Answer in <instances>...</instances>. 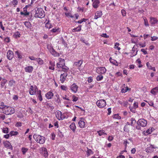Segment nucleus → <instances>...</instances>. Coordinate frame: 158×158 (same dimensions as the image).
Instances as JSON below:
<instances>
[{
	"label": "nucleus",
	"mask_w": 158,
	"mask_h": 158,
	"mask_svg": "<svg viewBox=\"0 0 158 158\" xmlns=\"http://www.w3.org/2000/svg\"><path fill=\"white\" fill-rule=\"evenodd\" d=\"M34 16L36 18H43L45 16L44 12L42 8H38L36 11Z\"/></svg>",
	"instance_id": "obj_1"
},
{
	"label": "nucleus",
	"mask_w": 158,
	"mask_h": 158,
	"mask_svg": "<svg viewBox=\"0 0 158 158\" xmlns=\"http://www.w3.org/2000/svg\"><path fill=\"white\" fill-rule=\"evenodd\" d=\"M33 138L37 143L40 144H43L45 142V138L40 135L35 134L33 135Z\"/></svg>",
	"instance_id": "obj_2"
},
{
	"label": "nucleus",
	"mask_w": 158,
	"mask_h": 158,
	"mask_svg": "<svg viewBox=\"0 0 158 158\" xmlns=\"http://www.w3.org/2000/svg\"><path fill=\"white\" fill-rule=\"evenodd\" d=\"M15 110L14 108L6 106L3 113L5 114L9 115L14 113Z\"/></svg>",
	"instance_id": "obj_3"
},
{
	"label": "nucleus",
	"mask_w": 158,
	"mask_h": 158,
	"mask_svg": "<svg viewBox=\"0 0 158 158\" xmlns=\"http://www.w3.org/2000/svg\"><path fill=\"white\" fill-rule=\"evenodd\" d=\"M96 104L99 108H102L106 106V102L104 99H100L97 102Z\"/></svg>",
	"instance_id": "obj_4"
},
{
	"label": "nucleus",
	"mask_w": 158,
	"mask_h": 158,
	"mask_svg": "<svg viewBox=\"0 0 158 158\" xmlns=\"http://www.w3.org/2000/svg\"><path fill=\"white\" fill-rule=\"evenodd\" d=\"M137 123L138 125L142 127H145L147 125V121L144 119L141 118L139 119Z\"/></svg>",
	"instance_id": "obj_5"
},
{
	"label": "nucleus",
	"mask_w": 158,
	"mask_h": 158,
	"mask_svg": "<svg viewBox=\"0 0 158 158\" xmlns=\"http://www.w3.org/2000/svg\"><path fill=\"white\" fill-rule=\"evenodd\" d=\"M59 60L60 62L57 64V67L60 68L65 66L64 60L61 58H60Z\"/></svg>",
	"instance_id": "obj_6"
},
{
	"label": "nucleus",
	"mask_w": 158,
	"mask_h": 158,
	"mask_svg": "<svg viewBox=\"0 0 158 158\" xmlns=\"http://www.w3.org/2000/svg\"><path fill=\"white\" fill-rule=\"evenodd\" d=\"M106 69L104 67L98 68L97 69L96 72L99 74H102L105 73Z\"/></svg>",
	"instance_id": "obj_7"
},
{
	"label": "nucleus",
	"mask_w": 158,
	"mask_h": 158,
	"mask_svg": "<svg viewBox=\"0 0 158 158\" xmlns=\"http://www.w3.org/2000/svg\"><path fill=\"white\" fill-rule=\"evenodd\" d=\"M50 49L49 51L54 56H59V53L57 52L52 47H50Z\"/></svg>",
	"instance_id": "obj_8"
},
{
	"label": "nucleus",
	"mask_w": 158,
	"mask_h": 158,
	"mask_svg": "<svg viewBox=\"0 0 158 158\" xmlns=\"http://www.w3.org/2000/svg\"><path fill=\"white\" fill-rule=\"evenodd\" d=\"M5 147L8 148L12 150L13 148L12 145H11L10 143L8 141L5 142L3 143Z\"/></svg>",
	"instance_id": "obj_9"
},
{
	"label": "nucleus",
	"mask_w": 158,
	"mask_h": 158,
	"mask_svg": "<svg viewBox=\"0 0 158 158\" xmlns=\"http://www.w3.org/2000/svg\"><path fill=\"white\" fill-rule=\"evenodd\" d=\"M156 148V147H155L154 145H151L150 147L146 149V150L147 152H152L154 151V149Z\"/></svg>",
	"instance_id": "obj_10"
},
{
	"label": "nucleus",
	"mask_w": 158,
	"mask_h": 158,
	"mask_svg": "<svg viewBox=\"0 0 158 158\" xmlns=\"http://www.w3.org/2000/svg\"><path fill=\"white\" fill-rule=\"evenodd\" d=\"M77 89L78 86L75 83H73L71 86V89L74 93H76L77 92Z\"/></svg>",
	"instance_id": "obj_11"
},
{
	"label": "nucleus",
	"mask_w": 158,
	"mask_h": 158,
	"mask_svg": "<svg viewBox=\"0 0 158 158\" xmlns=\"http://www.w3.org/2000/svg\"><path fill=\"white\" fill-rule=\"evenodd\" d=\"M14 56L13 52L10 50H9L8 51L7 53V58L10 60L12 59Z\"/></svg>",
	"instance_id": "obj_12"
},
{
	"label": "nucleus",
	"mask_w": 158,
	"mask_h": 158,
	"mask_svg": "<svg viewBox=\"0 0 158 158\" xmlns=\"http://www.w3.org/2000/svg\"><path fill=\"white\" fill-rule=\"evenodd\" d=\"M67 75V74L66 73H64L60 75V81L61 83H63L65 81L66 77Z\"/></svg>",
	"instance_id": "obj_13"
},
{
	"label": "nucleus",
	"mask_w": 158,
	"mask_h": 158,
	"mask_svg": "<svg viewBox=\"0 0 158 158\" xmlns=\"http://www.w3.org/2000/svg\"><path fill=\"white\" fill-rule=\"evenodd\" d=\"M25 69L26 72L30 73L32 71L33 67L31 66H28L26 67Z\"/></svg>",
	"instance_id": "obj_14"
},
{
	"label": "nucleus",
	"mask_w": 158,
	"mask_h": 158,
	"mask_svg": "<svg viewBox=\"0 0 158 158\" xmlns=\"http://www.w3.org/2000/svg\"><path fill=\"white\" fill-rule=\"evenodd\" d=\"M102 15V13L101 11H97L95 14L94 19H97L99 18Z\"/></svg>",
	"instance_id": "obj_15"
},
{
	"label": "nucleus",
	"mask_w": 158,
	"mask_h": 158,
	"mask_svg": "<svg viewBox=\"0 0 158 158\" xmlns=\"http://www.w3.org/2000/svg\"><path fill=\"white\" fill-rule=\"evenodd\" d=\"M53 96V94L50 91L48 92L45 94V96L48 99L52 98Z\"/></svg>",
	"instance_id": "obj_16"
},
{
	"label": "nucleus",
	"mask_w": 158,
	"mask_h": 158,
	"mask_svg": "<svg viewBox=\"0 0 158 158\" xmlns=\"http://www.w3.org/2000/svg\"><path fill=\"white\" fill-rule=\"evenodd\" d=\"M56 116L57 118L59 120H63L65 118L64 117H62L61 113L60 111L57 112L56 114Z\"/></svg>",
	"instance_id": "obj_17"
},
{
	"label": "nucleus",
	"mask_w": 158,
	"mask_h": 158,
	"mask_svg": "<svg viewBox=\"0 0 158 158\" xmlns=\"http://www.w3.org/2000/svg\"><path fill=\"white\" fill-rule=\"evenodd\" d=\"M42 154L44 156L45 158L48 156V153L47 149L46 148H42Z\"/></svg>",
	"instance_id": "obj_18"
},
{
	"label": "nucleus",
	"mask_w": 158,
	"mask_h": 158,
	"mask_svg": "<svg viewBox=\"0 0 158 158\" xmlns=\"http://www.w3.org/2000/svg\"><path fill=\"white\" fill-rule=\"evenodd\" d=\"M158 20L155 18L151 17L150 18V23L152 25H154L157 23Z\"/></svg>",
	"instance_id": "obj_19"
},
{
	"label": "nucleus",
	"mask_w": 158,
	"mask_h": 158,
	"mask_svg": "<svg viewBox=\"0 0 158 158\" xmlns=\"http://www.w3.org/2000/svg\"><path fill=\"white\" fill-rule=\"evenodd\" d=\"M137 49L135 48L134 46L132 48V53L131 54V57H132L135 56L137 54L138 51L136 50Z\"/></svg>",
	"instance_id": "obj_20"
},
{
	"label": "nucleus",
	"mask_w": 158,
	"mask_h": 158,
	"mask_svg": "<svg viewBox=\"0 0 158 158\" xmlns=\"http://www.w3.org/2000/svg\"><path fill=\"white\" fill-rule=\"evenodd\" d=\"M99 1L98 0H95L93 3V6L95 8H97L98 6Z\"/></svg>",
	"instance_id": "obj_21"
},
{
	"label": "nucleus",
	"mask_w": 158,
	"mask_h": 158,
	"mask_svg": "<svg viewBox=\"0 0 158 158\" xmlns=\"http://www.w3.org/2000/svg\"><path fill=\"white\" fill-rule=\"evenodd\" d=\"M151 92L154 95H156L158 93V87H156L152 89L151 90Z\"/></svg>",
	"instance_id": "obj_22"
},
{
	"label": "nucleus",
	"mask_w": 158,
	"mask_h": 158,
	"mask_svg": "<svg viewBox=\"0 0 158 158\" xmlns=\"http://www.w3.org/2000/svg\"><path fill=\"white\" fill-rule=\"evenodd\" d=\"M36 96L38 99L40 101L42 100V98L41 95V90H40L37 92Z\"/></svg>",
	"instance_id": "obj_23"
},
{
	"label": "nucleus",
	"mask_w": 158,
	"mask_h": 158,
	"mask_svg": "<svg viewBox=\"0 0 158 158\" xmlns=\"http://www.w3.org/2000/svg\"><path fill=\"white\" fill-rule=\"evenodd\" d=\"M81 25H79L77 27L73 28L72 30V31L73 32H75L76 31H80L81 30Z\"/></svg>",
	"instance_id": "obj_24"
},
{
	"label": "nucleus",
	"mask_w": 158,
	"mask_h": 158,
	"mask_svg": "<svg viewBox=\"0 0 158 158\" xmlns=\"http://www.w3.org/2000/svg\"><path fill=\"white\" fill-rule=\"evenodd\" d=\"M78 124L79 127L81 128H83L85 127V122L82 121L80 120L78 122Z\"/></svg>",
	"instance_id": "obj_25"
},
{
	"label": "nucleus",
	"mask_w": 158,
	"mask_h": 158,
	"mask_svg": "<svg viewBox=\"0 0 158 158\" xmlns=\"http://www.w3.org/2000/svg\"><path fill=\"white\" fill-rule=\"evenodd\" d=\"M6 106L4 105V103L3 102H2L0 105V112H3V111H4L5 108Z\"/></svg>",
	"instance_id": "obj_26"
},
{
	"label": "nucleus",
	"mask_w": 158,
	"mask_h": 158,
	"mask_svg": "<svg viewBox=\"0 0 158 158\" xmlns=\"http://www.w3.org/2000/svg\"><path fill=\"white\" fill-rule=\"evenodd\" d=\"M70 129L73 130V131H74L76 128L75 124L74 123H73L70 126Z\"/></svg>",
	"instance_id": "obj_27"
},
{
	"label": "nucleus",
	"mask_w": 158,
	"mask_h": 158,
	"mask_svg": "<svg viewBox=\"0 0 158 158\" xmlns=\"http://www.w3.org/2000/svg\"><path fill=\"white\" fill-rule=\"evenodd\" d=\"M82 62L83 61L82 60H80L78 61V62H75L74 64L77 66L80 67L81 65Z\"/></svg>",
	"instance_id": "obj_28"
},
{
	"label": "nucleus",
	"mask_w": 158,
	"mask_h": 158,
	"mask_svg": "<svg viewBox=\"0 0 158 158\" xmlns=\"http://www.w3.org/2000/svg\"><path fill=\"white\" fill-rule=\"evenodd\" d=\"M109 60L111 63L113 64H114L116 66L118 65L117 64V62L115 60L113 59H112L111 57L110 58Z\"/></svg>",
	"instance_id": "obj_29"
},
{
	"label": "nucleus",
	"mask_w": 158,
	"mask_h": 158,
	"mask_svg": "<svg viewBox=\"0 0 158 158\" xmlns=\"http://www.w3.org/2000/svg\"><path fill=\"white\" fill-rule=\"evenodd\" d=\"M87 156H89L90 155L93 154V151L90 149H89L88 148H87Z\"/></svg>",
	"instance_id": "obj_30"
},
{
	"label": "nucleus",
	"mask_w": 158,
	"mask_h": 158,
	"mask_svg": "<svg viewBox=\"0 0 158 158\" xmlns=\"http://www.w3.org/2000/svg\"><path fill=\"white\" fill-rule=\"evenodd\" d=\"M29 93L31 95H32L35 93V92H34L33 91V87L32 86H31L30 87V90H29Z\"/></svg>",
	"instance_id": "obj_31"
},
{
	"label": "nucleus",
	"mask_w": 158,
	"mask_h": 158,
	"mask_svg": "<svg viewBox=\"0 0 158 158\" xmlns=\"http://www.w3.org/2000/svg\"><path fill=\"white\" fill-rule=\"evenodd\" d=\"M18 134V132L16 131H11L10 133V135L11 136L16 135H17Z\"/></svg>",
	"instance_id": "obj_32"
},
{
	"label": "nucleus",
	"mask_w": 158,
	"mask_h": 158,
	"mask_svg": "<svg viewBox=\"0 0 158 158\" xmlns=\"http://www.w3.org/2000/svg\"><path fill=\"white\" fill-rule=\"evenodd\" d=\"M24 24L27 28H29L31 27V24L29 22L27 21L25 22H24Z\"/></svg>",
	"instance_id": "obj_33"
},
{
	"label": "nucleus",
	"mask_w": 158,
	"mask_h": 158,
	"mask_svg": "<svg viewBox=\"0 0 158 158\" xmlns=\"http://www.w3.org/2000/svg\"><path fill=\"white\" fill-rule=\"evenodd\" d=\"M36 61H37L38 63L40 64H42L43 63V60L40 58H37Z\"/></svg>",
	"instance_id": "obj_34"
},
{
	"label": "nucleus",
	"mask_w": 158,
	"mask_h": 158,
	"mask_svg": "<svg viewBox=\"0 0 158 158\" xmlns=\"http://www.w3.org/2000/svg\"><path fill=\"white\" fill-rule=\"evenodd\" d=\"M15 84V81L13 80H11L9 82V85L10 86L14 85Z\"/></svg>",
	"instance_id": "obj_35"
},
{
	"label": "nucleus",
	"mask_w": 158,
	"mask_h": 158,
	"mask_svg": "<svg viewBox=\"0 0 158 158\" xmlns=\"http://www.w3.org/2000/svg\"><path fill=\"white\" fill-rule=\"evenodd\" d=\"M131 125L132 126H134L136 123V120L134 118H132L131 119Z\"/></svg>",
	"instance_id": "obj_36"
},
{
	"label": "nucleus",
	"mask_w": 158,
	"mask_h": 158,
	"mask_svg": "<svg viewBox=\"0 0 158 158\" xmlns=\"http://www.w3.org/2000/svg\"><path fill=\"white\" fill-rule=\"evenodd\" d=\"M22 151L23 154L24 155L28 151V149L24 148H22Z\"/></svg>",
	"instance_id": "obj_37"
},
{
	"label": "nucleus",
	"mask_w": 158,
	"mask_h": 158,
	"mask_svg": "<svg viewBox=\"0 0 158 158\" xmlns=\"http://www.w3.org/2000/svg\"><path fill=\"white\" fill-rule=\"evenodd\" d=\"M113 117L114 118L117 119H120L121 118V117L119 116L118 114H115L113 116Z\"/></svg>",
	"instance_id": "obj_38"
},
{
	"label": "nucleus",
	"mask_w": 158,
	"mask_h": 158,
	"mask_svg": "<svg viewBox=\"0 0 158 158\" xmlns=\"http://www.w3.org/2000/svg\"><path fill=\"white\" fill-rule=\"evenodd\" d=\"M64 66L65 67H62L61 68H62V71L66 73L69 69L66 66Z\"/></svg>",
	"instance_id": "obj_39"
},
{
	"label": "nucleus",
	"mask_w": 158,
	"mask_h": 158,
	"mask_svg": "<svg viewBox=\"0 0 158 158\" xmlns=\"http://www.w3.org/2000/svg\"><path fill=\"white\" fill-rule=\"evenodd\" d=\"M103 76L101 75H100L98 76L96 78V79H97V81H99L102 80L103 79Z\"/></svg>",
	"instance_id": "obj_40"
},
{
	"label": "nucleus",
	"mask_w": 158,
	"mask_h": 158,
	"mask_svg": "<svg viewBox=\"0 0 158 158\" xmlns=\"http://www.w3.org/2000/svg\"><path fill=\"white\" fill-rule=\"evenodd\" d=\"M51 26V24L48 22L45 24V27L47 28H50Z\"/></svg>",
	"instance_id": "obj_41"
},
{
	"label": "nucleus",
	"mask_w": 158,
	"mask_h": 158,
	"mask_svg": "<svg viewBox=\"0 0 158 158\" xmlns=\"http://www.w3.org/2000/svg\"><path fill=\"white\" fill-rule=\"evenodd\" d=\"M8 129L7 127L3 128L2 129V131L5 133H7L8 132Z\"/></svg>",
	"instance_id": "obj_42"
},
{
	"label": "nucleus",
	"mask_w": 158,
	"mask_h": 158,
	"mask_svg": "<svg viewBox=\"0 0 158 158\" xmlns=\"http://www.w3.org/2000/svg\"><path fill=\"white\" fill-rule=\"evenodd\" d=\"M129 142L127 140H124L123 144L125 145V149L127 147V144H129Z\"/></svg>",
	"instance_id": "obj_43"
},
{
	"label": "nucleus",
	"mask_w": 158,
	"mask_h": 158,
	"mask_svg": "<svg viewBox=\"0 0 158 158\" xmlns=\"http://www.w3.org/2000/svg\"><path fill=\"white\" fill-rule=\"evenodd\" d=\"M59 29L58 28H53V29L51 31L52 32H58L59 31Z\"/></svg>",
	"instance_id": "obj_44"
},
{
	"label": "nucleus",
	"mask_w": 158,
	"mask_h": 158,
	"mask_svg": "<svg viewBox=\"0 0 158 158\" xmlns=\"http://www.w3.org/2000/svg\"><path fill=\"white\" fill-rule=\"evenodd\" d=\"M14 35L15 37L16 38H17L18 37H20V34L18 31H17L15 33Z\"/></svg>",
	"instance_id": "obj_45"
},
{
	"label": "nucleus",
	"mask_w": 158,
	"mask_h": 158,
	"mask_svg": "<svg viewBox=\"0 0 158 158\" xmlns=\"http://www.w3.org/2000/svg\"><path fill=\"white\" fill-rule=\"evenodd\" d=\"M6 81H7L5 79L3 80V81L2 82L1 84L2 87H3L5 84L6 83Z\"/></svg>",
	"instance_id": "obj_46"
},
{
	"label": "nucleus",
	"mask_w": 158,
	"mask_h": 158,
	"mask_svg": "<svg viewBox=\"0 0 158 158\" xmlns=\"http://www.w3.org/2000/svg\"><path fill=\"white\" fill-rule=\"evenodd\" d=\"M144 21V24L146 26H148L149 24L147 20L146 19H143Z\"/></svg>",
	"instance_id": "obj_47"
},
{
	"label": "nucleus",
	"mask_w": 158,
	"mask_h": 158,
	"mask_svg": "<svg viewBox=\"0 0 158 158\" xmlns=\"http://www.w3.org/2000/svg\"><path fill=\"white\" fill-rule=\"evenodd\" d=\"M81 41L83 43H84L86 45H89V44L88 42L87 41H85V40L83 39H82L81 40Z\"/></svg>",
	"instance_id": "obj_48"
},
{
	"label": "nucleus",
	"mask_w": 158,
	"mask_h": 158,
	"mask_svg": "<svg viewBox=\"0 0 158 158\" xmlns=\"http://www.w3.org/2000/svg\"><path fill=\"white\" fill-rule=\"evenodd\" d=\"M98 135L101 136L103 134H106V133H105L103 131H98Z\"/></svg>",
	"instance_id": "obj_49"
},
{
	"label": "nucleus",
	"mask_w": 158,
	"mask_h": 158,
	"mask_svg": "<svg viewBox=\"0 0 158 158\" xmlns=\"http://www.w3.org/2000/svg\"><path fill=\"white\" fill-rule=\"evenodd\" d=\"M119 45V44L118 43H116L115 44V48H117L118 50L120 49V48L118 47V46Z\"/></svg>",
	"instance_id": "obj_50"
},
{
	"label": "nucleus",
	"mask_w": 158,
	"mask_h": 158,
	"mask_svg": "<svg viewBox=\"0 0 158 158\" xmlns=\"http://www.w3.org/2000/svg\"><path fill=\"white\" fill-rule=\"evenodd\" d=\"M57 133L58 135L60 137L62 138L63 137V134H62V132H60V131L59 130Z\"/></svg>",
	"instance_id": "obj_51"
},
{
	"label": "nucleus",
	"mask_w": 158,
	"mask_h": 158,
	"mask_svg": "<svg viewBox=\"0 0 158 158\" xmlns=\"http://www.w3.org/2000/svg\"><path fill=\"white\" fill-rule=\"evenodd\" d=\"M20 14L21 15H24L26 16L27 15H29V12H27V13H23V12H20Z\"/></svg>",
	"instance_id": "obj_52"
},
{
	"label": "nucleus",
	"mask_w": 158,
	"mask_h": 158,
	"mask_svg": "<svg viewBox=\"0 0 158 158\" xmlns=\"http://www.w3.org/2000/svg\"><path fill=\"white\" fill-rule=\"evenodd\" d=\"M15 53L17 55V56H18V58H19L20 59L22 58V56L21 55H20L18 51H16L15 52Z\"/></svg>",
	"instance_id": "obj_53"
},
{
	"label": "nucleus",
	"mask_w": 158,
	"mask_h": 158,
	"mask_svg": "<svg viewBox=\"0 0 158 158\" xmlns=\"http://www.w3.org/2000/svg\"><path fill=\"white\" fill-rule=\"evenodd\" d=\"M61 40H62V44H63L64 46L65 47H67V44L65 43V41L64 40V39H63V38H61Z\"/></svg>",
	"instance_id": "obj_54"
},
{
	"label": "nucleus",
	"mask_w": 158,
	"mask_h": 158,
	"mask_svg": "<svg viewBox=\"0 0 158 158\" xmlns=\"http://www.w3.org/2000/svg\"><path fill=\"white\" fill-rule=\"evenodd\" d=\"M21 126L22 123L20 122H17L15 125V126L16 127H21Z\"/></svg>",
	"instance_id": "obj_55"
},
{
	"label": "nucleus",
	"mask_w": 158,
	"mask_h": 158,
	"mask_svg": "<svg viewBox=\"0 0 158 158\" xmlns=\"http://www.w3.org/2000/svg\"><path fill=\"white\" fill-rule=\"evenodd\" d=\"M12 2L13 5L15 6L18 3V1L17 0H13Z\"/></svg>",
	"instance_id": "obj_56"
},
{
	"label": "nucleus",
	"mask_w": 158,
	"mask_h": 158,
	"mask_svg": "<svg viewBox=\"0 0 158 158\" xmlns=\"http://www.w3.org/2000/svg\"><path fill=\"white\" fill-rule=\"evenodd\" d=\"M121 13L123 16H124L126 15V11L124 10H121Z\"/></svg>",
	"instance_id": "obj_57"
},
{
	"label": "nucleus",
	"mask_w": 158,
	"mask_h": 158,
	"mask_svg": "<svg viewBox=\"0 0 158 158\" xmlns=\"http://www.w3.org/2000/svg\"><path fill=\"white\" fill-rule=\"evenodd\" d=\"M148 104L151 106H152L153 107H154V103L150 101L149 102H148Z\"/></svg>",
	"instance_id": "obj_58"
},
{
	"label": "nucleus",
	"mask_w": 158,
	"mask_h": 158,
	"mask_svg": "<svg viewBox=\"0 0 158 158\" xmlns=\"http://www.w3.org/2000/svg\"><path fill=\"white\" fill-rule=\"evenodd\" d=\"M29 58L31 60H35L37 59V58H35L33 56H29Z\"/></svg>",
	"instance_id": "obj_59"
},
{
	"label": "nucleus",
	"mask_w": 158,
	"mask_h": 158,
	"mask_svg": "<svg viewBox=\"0 0 158 158\" xmlns=\"http://www.w3.org/2000/svg\"><path fill=\"white\" fill-rule=\"evenodd\" d=\"M77 100H78V98L77 97L74 96H73V101L76 102Z\"/></svg>",
	"instance_id": "obj_60"
},
{
	"label": "nucleus",
	"mask_w": 158,
	"mask_h": 158,
	"mask_svg": "<svg viewBox=\"0 0 158 158\" xmlns=\"http://www.w3.org/2000/svg\"><path fill=\"white\" fill-rule=\"evenodd\" d=\"M61 88L63 90H66L67 89V87L65 86L62 85L61 86Z\"/></svg>",
	"instance_id": "obj_61"
},
{
	"label": "nucleus",
	"mask_w": 158,
	"mask_h": 158,
	"mask_svg": "<svg viewBox=\"0 0 158 158\" xmlns=\"http://www.w3.org/2000/svg\"><path fill=\"white\" fill-rule=\"evenodd\" d=\"M4 41L7 43H9L10 42V40L9 37H6Z\"/></svg>",
	"instance_id": "obj_62"
},
{
	"label": "nucleus",
	"mask_w": 158,
	"mask_h": 158,
	"mask_svg": "<svg viewBox=\"0 0 158 158\" xmlns=\"http://www.w3.org/2000/svg\"><path fill=\"white\" fill-rule=\"evenodd\" d=\"M152 37L151 40L152 41L155 40H156L157 39H158V37H157L156 36H153L152 37Z\"/></svg>",
	"instance_id": "obj_63"
},
{
	"label": "nucleus",
	"mask_w": 158,
	"mask_h": 158,
	"mask_svg": "<svg viewBox=\"0 0 158 158\" xmlns=\"http://www.w3.org/2000/svg\"><path fill=\"white\" fill-rule=\"evenodd\" d=\"M134 106L135 108L138 107V103L137 102H135L134 104Z\"/></svg>",
	"instance_id": "obj_64"
}]
</instances>
